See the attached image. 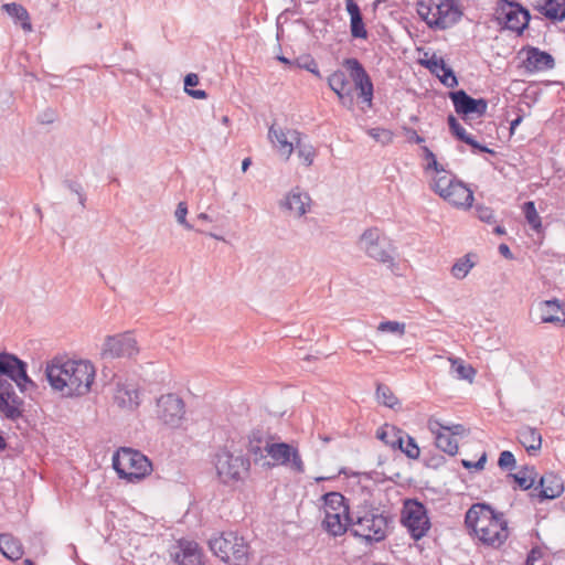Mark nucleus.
Instances as JSON below:
<instances>
[{"instance_id": "nucleus-13", "label": "nucleus", "mask_w": 565, "mask_h": 565, "mask_svg": "<svg viewBox=\"0 0 565 565\" xmlns=\"http://www.w3.org/2000/svg\"><path fill=\"white\" fill-rule=\"evenodd\" d=\"M185 414V405L182 398L175 394L161 395L157 399V416L166 425L179 427Z\"/></svg>"}, {"instance_id": "nucleus-21", "label": "nucleus", "mask_w": 565, "mask_h": 565, "mask_svg": "<svg viewBox=\"0 0 565 565\" xmlns=\"http://www.w3.org/2000/svg\"><path fill=\"white\" fill-rule=\"evenodd\" d=\"M428 428L435 435V445L438 449L449 456H455L457 454V440L451 436V434L444 430V425L438 419L429 418Z\"/></svg>"}, {"instance_id": "nucleus-17", "label": "nucleus", "mask_w": 565, "mask_h": 565, "mask_svg": "<svg viewBox=\"0 0 565 565\" xmlns=\"http://www.w3.org/2000/svg\"><path fill=\"white\" fill-rule=\"evenodd\" d=\"M563 491L562 479L553 472H547L540 478L539 486L533 489L530 497L533 501L543 502L559 497Z\"/></svg>"}, {"instance_id": "nucleus-31", "label": "nucleus", "mask_w": 565, "mask_h": 565, "mask_svg": "<svg viewBox=\"0 0 565 565\" xmlns=\"http://www.w3.org/2000/svg\"><path fill=\"white\" fill-rule=\"evenodd\" d=\"M289 135L290 138L295 140L294 150L296 149L298 157L303 160L307 167L311 166L317 154L313 146L306 143L302 139V134L298 130H290Z\"/></svg>"}, {"instance_id": "nucleus-37", "label": "nucleus", "mask_w": 565, "mask_h": 565, "mask_svg": "<svg viewBox=\"0 0 565 565\" xmlns=\"http://www.w3.org/2000/svg\"><path fill=\"white\" fill-rule=\"evenodd\" d=\"M324 510L344 514V508L350 507L349 500L338 491H330L321 497Z\"/></svg>"}, {"instance_id": "nucleus-52", "label": "nucleus", "mask_w": 565, "mask_h": 565, "mask_svg": "<svg viewBox=\"0 0 565 565\" xmlns=\"http://www.w3.org/2000/svg\"><path fill=\"white\" fill-rule=\"evenodd\" d=\"M497 465L501 469L512 471L516 468L515 457L511 451L504 450L500 454Z\"/></svg>"}, {"instance_id": "nucleus-40", "label": "nucleus", "mask_w": 565, "mask_h": 565, "mask_svg": "<svg viewBox=\"0 0 565 565\" xmlns=\"http://www.w3.org/2000/svg\"><path fill=\"white\" fill-rule=\"evenodd\" d=\"M449 360L451 362V366H450L451 373H455L459 380L472 381V379L476 374V371L471 365L466 364L459 358H450Z\"/></svg>"}, {"instance_id": "nucleus-18", "label": "nucleus", "mask_w": 565, "mask_h": 565, "mask_svg": "<svg viewBox=\"0 0 565 565\" xmlns=\"http://www.w3.org/2000/svg\"><path fill=\"white\" fill-rule=\"evenodd\" d=\"M349 516H351V507L344 508V514L324 510V518L321 522V527L333 537L350 533L352 523L351 520H349Z\"/></svg>"}, {"instance_id": "nucleus-33", "label": "nucleus", "mask_w": 565, "mask_h": 565, "mask_svg": "<svg viewBox=\"0 0 565 565\" xmlns=\"http://www.w3.org/2000/svg\"><path fill=\"white\" fill-rule=\"evenodd\" d=\"M444 0H417L416 10L419 18L427 24L431 18L440 17Z\"/></svg>"}, {"instance_id": "nucleus-1", "label": "nucleus", "mask_w": 565, "mask_h": 565, "mask_svg": "<svg viewBox=\"0 0 565 565\" xmlns=\"http://www.w3.org/2000/svg\"><path fill=\"white\" fill-rule=\"evenodd\" d=\"M95 367L89 361L58 359L47 363L45 376L53 390L62 392L63 396H84L95 380Z\"/></svg>"}, {"instance_id": "nucleus-34", "label": "nucleus", "mask_w": 565, "mask_h": 565, "mask_svg": "<svg viewBox=\"0 0 565 565\" xmlns=\"http://www.w3.org/2000/svg\"><path fill=\"white\" fill-rule=\"evenodd\" d=\"M2 9L14 19L15 23H20L24 31L32 30L29 12L22 4L15 2L4 3Z\"/></svg>"}, {"instance_id": "nucleus-15", "label": "nucleus", "mask_w": 565, "mask_h": 565, "mask_svg": "<svg viewBox=\"0 0 565 565\" xmlns=\"http://www.w3.org/2000/svg\"><path fill=\"white\" fill-rule=\"evenodd\" d=\"M443 11L440 17L431 18L427 21V26L434 31H444L447 30L455 24H457L462 15L463 11L460 6V0H444Z\"/></svg>"}, {"instance_id": "nucleus-44", "label": "nucleus", "mask_w": 565, "mask_h": 565, "mask_svg": "<svg viewBox=\"0 0 565 565\" xmlns=\"http://www.w3.org/2000/svg\"><path fill=\"white\" fill-rule=\"evenodd\" d=\"M456 177L452 174H445L434 179L431 183V190L444 199V195L450 190V185L456 181Z\"/></svg>"}, {"instance_id": "nucleus-38", "label": "nucleus", "mask_w": 565, "mask_h": 565, "mask_svg": "<svg viewBox=\"0 0 565 565\" xmlns=\"http://www.w3.org/2000/svg\"><path fill=\"white\" fill-rule=\"evenodd\" d=\"M388 246H390L388 242L386 241V238L383 237L379 243H376L372 246H367L365 248V253L369 257H371L377 262H381L384 264L392 263L393 257L387 249Z\"/></svg>"}, {"instance_id": "nucleus-2", "label": "nucleus", "mask_w": 565, "mask_h": 565, "mask_svg": "<svg viewBox=\"0 0 565 565\" xmlns=\"http://www.w3.org/2000/svg\"><path fill=\"white\" fill-rule=\"evenodd\" d=\"M350 535L361 539L366 546L383 542L394 529V515L364 500L351 509Z\"/></svg>"}, {"instance_id": "nucleus-49", "label": "nucleus", "mask_w": 565, "mask_h": 565, "mask_svg": "<svg viewBox=\"0 0 565 565\" xmlns=\"http://www.w3.org/2000/svg\"><path fill=\"white\" fill-rule=\"evenodd\" d=\"M420 64L435 75H438L448 65L443 57H438L436 54H433L430 58L422 60Z\"/></svg>"}, {"instance_id": "nucleus-41", "label": "nucleus", "mask_w": 565, "mask_h": 565, "mask_svg": "<svg viewBox=\"0 0 565 565\" xmlns=\"http://www.w3.org/2000/svg\"><path fill=\"white\" fill-rule=\"evenodd\" d=\"M376 397L381 404L392 409H395L396 406L401 405L398 398L394 395L392 390L386 384H377Z\"/></svg>"}, {"instance_id": "nucleus-19", "label": "nucleus", "mask_w": 565, "mask_h": 565, "mask_svg": "<svg viewBox=\"0 0 565 565\" xmlns=\"http://www.w3.org/2000/svg\"><path fill=\"white\" fill-rule=\"evenodd\" d=\"M276 439V436L271 435L268 430L263 427L253 428L247 435V454L250 456L254 465L258 466L262 460L265 459L264 446Z\"/></svg>"}, {"instance_id": "nucleus-12", "label": "nucleus", "mask_w": 565, "mask_h": 565, "mask_svg": "<svg viewBox=\"0 0 565 565\" xmlns=\"http://www.w3.org/2000/svg\"><path fill=\"white\" fill-rule=\"evenodd\" d=\"M138 353L139 348L132 332L108 335L102 349V356L109 359L132 358Z\"/></svg>"}, {"instance_id": "nucleus-58", "label": "nucleus", "mask_w": 565, "mask_h": 565, "mask_svg": "<svg viewBox=\"0 0 565 565\" xmlns=\"http://www.w3.org/2000/svg\"><path fill=\"white\" fill-rule=\"evenodd\" d=\"M186 214H188V205H186V203L185 202H180L178 204L175 213H174L175 218H177L178 223L183 225L186 230H192L193 225H191L186 221Z\"/></svg>"}, {"instance_id": "nucleus-57", "label": "nucleus", "mask_w": 565, "mask_h": 565, "mask_svg": "<svg viewBox=\"0 0 565 565\" xmlns=\"http://www.w3.org/2000/svg\"><path fill=\"white\" fill-rule=\"evenodd\" d=\"M463 143L470 146L471 147V151L473 153L487 152L489 154L494 156V149H491L488 146L480 143L471 135L463 141Z\"/></svg>"}, {"instance_id": "nucleus-35", "label": "nucleus", "mask_w": 565, "mask_h": 565, "mask_svg": "<svg viewBox=\"0 0 565 565\" xmlns=\"http://www.w3.org/2000/svg\"><path fill=\"white\" fill-rule=\"evenodd\" d=\"M478 255L476 253H468L458 258L451 267V275L457 279H463L470 269L477 264Z\"/></svg>"}, {"instance_id": "nucleus-14", "label": "nucleus", "mask_w": 565, "mask_h": 565, "mask_svg": "<svg viewBox=\"0 0 565 565\" xmlns=\"http://www.w3.org/2000/svg\"><path fill=\"white\" fill-rule=\"evenodd\" d=\"M519 55H524L522 66L530 73L544 72L555 67L554 57L535 46H524Z\"/></svg>"}, {"instance_id": "nucleus-54", "label": "nucleus", "mask_w": 565, "mask_h": 565, "mask_svg": "<svg viewBox=\"0 0 565 565\" xmlns=\"http://www.w3.org/2000/svg\"><path fill=\"white\" fill-rule=\"evenodd\" d=\"M63 185L66 186L70 191L74 192L78 196V202L82 205V207H85L86 203V194L83 190V186L81 183L74 180L65 179L63 180Z\"/></svg>"}, {"instance_id": "nucleus-61", "label": "nucleus", "mask_w": 565, "mask_h": 565, "mask_svg": "<svg viewBox=\"0 0 565 565\" xmlns=\"http://www.w3.org/2000/svg\"><path fill=\"white\" fill-rule=\"evenodd\" d=\"M478 218L482 222L492 224L494 222L493 210L486 206H477Z\"/></svg>"}, {"instance_id": "nucleus-59", "label": "nucleus", "mask_w": 565, "mask_h": 565, "mask_svg": "<svg viewBox=\"0 0 565 565\" xmlns=\"http://www.w3.org/2000/svg\"><path fill=\"white\" fill-rule=\"evenodd\" d=\"M486 461H487V454L483 452L482 456L477 461H470L467 459H462L461 465L463 468H466L468 470H471V469L481 470V469H483Z\"/></svg>"}, {"instance_id": "nucleus-26", "label": "nucleus", "mask_w": 565, "mask_h": 565, "mask_svg": "<svg viewBox=\"0 0 565 565\" xmlns=\"http://www.w3.org/2000/svg\"><path fill=\"white\" fill-rule=\"evenodd\" d=\"M11 363L13 364L14 383L22 393L38 388L36 383L28 375L26 362L12 353Z\"/></svg>"}, {"instance_id": "nucleus-32", "label": "nucleus", "mask_w": 565, "mask_h": 565, "mask_svg": "<svg viewBox=\"0 0 565 565\" xmlns=\"http://www.w3.org/2000/svg\"><path fill=\"white\" fill-rule=\"evenodd\" d=\"M518 437L527 452L532 454L533 451L541 449L542 435L537 429L530 426H524L519 430Z\"/></svg>"}, {"instance_id": "nucleus-29", "label": "nucleus", "mask_w": 565, "mask_h": 565, "mask_svg": "<svg viewBox=\"0 0 565 565\" xmlns=\"http://www.w3.org/2000/svg\"><path fill=\"white\" fill-rule=\"evenodd\" d=\"M0 553L6 558L15 562L23 556L24 550L19 539L10 533H2L0 534Z\"/></svg>"}, {"instance_id": "nucleus-50", "label": "nucleus", "mask_w": 565, "mask_h": 565, "mask_svg": "<svg viewBox=\"0 0 565 565\" xmlns=\"http://www.w3.org/2000/svg\"><path fill=\"white\" fill-rule=\"evenodd\" d=\"M440 72H441V75L438 73V75H436V76L439 78V81L443 85H445L446 87H449V88H454V87L458 86V78L455 74V71L449 65H447Z\"/></svg>"}, {"instance_id": "nucleus-36", "label": "nucleus", "mask_w": 565, "mask_h": 565, "mask_svg": "<svg viewBox=\"0 0 565 565\" xmlns=\"http://www.w3.org/2000/svg\"><path fill=\"white\" fill-rule=\"evenodd\" d=\"M539 11L550 20L563 21L565 19V0H545Z\"/></svg>"}, {"instance_id": "nucleus-25", "label": "nucleus", "mask_w": 565, "mask_h": 565, "mask_svg": "<svg viewBox=\"0 0 565 565\" xmlns=\"http://www.w3.org/2000/svg\"><path fill=\"white\" fill-rule=\"evenodd\" d=\"M536 471L533 466H523L515 473L505 475V482L513 489L530 490L534 487Z\"/></svg>"}, {"instance_id": "nucleus-62", "label": "nucleus", "mask_w": 565, "mask_h": 565, "mask_svg": "<svg viewBox=\"0 0 565 565\" xmlns=\"http://www.w3.org/2000/svg\"><path fill=\"white\" fill-rule=\"evenodd\" d=\"M403 130L409 143L420 145L425 141L424 137L419 136L414 128L404 126Z\"/></svg>"}, {"instance_id": "nucleus-20", "label": "nucleus", "mask_w": 565, "mask_h": 565, "mask_svg": "<svg viewBox=\"0 0 565 565\" xmlns=\"http://www.w3.org/2000/svg\"><path fill=\"white\" fill-rule=\"evenodd\" d=\"M170 556L175 565H203L201 550L194 541L179 540Z\"/></svg>"}, {"instance_id": "nucleus-24", "label": "nucleus", "mask_w": 565, "mask_h": 565, "mask_svg": "<svg viewBox=\"0 0 565 565\" xmlns=\"http://www.w3.org/2000/svg\"><path fill=\"white\" fill-rule=\"evenodd\" d=\"M444 200L457 207H469L473 201L472 191L460 180H456Z\"/></svg>"}, {"instance_id": "nucleus-47", "label": "nucleus", "mask_w": 565, "mask_h": 565, "mask_svg": "<svg viewBox=\"0 0 565 565\" xmlns=\"http://www.w3.org/2000/svg\"><path fill=\"white\" fill-rule=\"evenodd\" d=\"M382 239L377 227H370L363 232L360 237L361 247L365 250L367 246H372Z\"/></svg>"}, {"instance_id": "nucleus-11", "label": "nucleus", "mask_w": 565, "mask_h": 565, "mask_svg": "<svg viewBox=\"0 0 565 565\" xmlns=\"http://www.w3.org/2000/svg\"><path fill=\"white\" fill-rule=\"evenodd\" d=\"M456 114L466 122L479 118L487 111L488 102L484 98H473L465 89L448 92Z\"/></svg>"}, {"instance_id": "nucleus-48", "label": "nucleus", "mask_w": 565, "mask_h": 565, "mask_svg": "<svg viewBox=\"0 0 565 565\" xmlns=\"http://www.w3.org/2000/svg\"><path fill=\"white\" fill-rule=\"evenodd\" d=\"M423 157L427 160L426 170H434L437 173L446 172L444 167L437 161L435 153L427 147L422 146Z\"/></svg>"}, {"instance_id": "nucleus-56", "label": "nucleus", "mask_w": 565, "mask_h": 565, "mask_svg": "<svg viewBox=\"0 0 565 565\" xmlns=\"http://www.w3.org/2000/svg\"><path fill=\"white\" fill-rule=\"evenodd\" d=\"M407 443L406 446L403 449V454L409 458V459H418L420 455L419 446L417 445L416 440L412 436H407Z\"/></svg>"}, {"instance_id": "nucleus-9", "label": "nucleus", "mask_w": 565, "mask_h": 565, "mask_svg": "<svg viewBox=\"0 0 565 565\" xmlns=\"http://www.w3.org/2000/svg\"><path fill=\"white\" fill-rule=\"evenodd\" d=\"M531 19L527 9L516 1L498 0L497 1V22L503 30H510L516 34H522Z\"/></svg>"}, {"instance_id": "nucleus-3", "label": "nucleus", "mask_w": 565, "mask_h": 565, "mask_svg": "<svg viewBox=\"0 0 565 565\" xmlns=\"http://www.w3.org/2000/svg\"><path fill=\"white\" fill-rule=\"evenodd\" d=\"M213 554L228 565H247L250 546L237 532H222L209 540Z\"/></svg>"}, {"instance_id": "nucleus-16", "label": "nucleus", "mask_w": 565, "mask_h": 565, "mask_svg": "<svg viewBox=\"0 0 565 565\" xmlns=\"http://www.w3.org/2000/svg\"><path fill=\"white\" fill-rule=\"evenodd\" d=\"M327 82L329 88L338 96L340 104L348 109H353V87L351 86L345 72L342 70L334 71L328 76Z\"/></svg>"}, {"instance_id": "nucleus-60", "label": "nucleus", "mask_w": 565, "mask_h": 565, "mask_svg": "<svg viewBox=\"0 0 565 565\" xmlns=\"http://www.w3.org/2000/svg\"><path fill=\"white\" fill-rule=\"evenodd\" d=\"M446 462V458L443 455L435 454L426 458L424 463L427 468L438 469Z\"/></svg>"}, {"instance_id": "nucleus-23", "label": "nucleus", "mask_w": 565, "mask_h": 565, "mask_svg": "<svg viewBox=\"0 0 565 565\" xmlns=\"http://www.w3.org/2000/svg\"><path fill=\"white\" fill-rule=\"evenodd\" d=\"M345 10L350 15V32L353 39L366 40L369 32L366 30L363 14L355 0H345Z\"/></svg>"}, {"instance_id": "nucleus-4", "label": "nucleus", "mask_w": 565, "mask_h": 565, "mask_svg": "<svg viewBox=\"0 0 565 565\" xmlns=\"http://www.w3.org/2000/svg\"><path fill=\"white\" fill-rule=\"evenodd\" d=\"M113 468L120 479L139 482L152 471V462L139 450L122 447L113 456Z\"/></svg>"}, {"instance_id": "nucleus-51", "label": "nucleus", "mask_w": 565, "mask_h": 565, "mask_svg": "<svg viewBox=\"0 0 565 565\" xmlns=\"http://www.w3.org/2000/svg\"><path fill=\"white\" fill-rule=\"evenodd\" d=\"M379 331L382 332H391L398 335H403L405 333V323L398 321H382L377 327Z\"/></svg>"}, {"instance_id": "nucleus-10", "label": "nucleus", "mask_w": 565, "mask_h": 565, "mask_svg": "<svg viewBox=\"0 0 565 565\" xmlns=\"http://www.w3.org/2000/svg\"><path fill=\"white\" fill-rule=\"evenodd\" d=\"M342 66L353 81V90H358V97L371 107L374 97V85L364 65L356 57H347L342 61Z\"/></svg>"}, {"instance_id": "nucleus-8", "label": "nucleus", "mask_w": 565, "mask_h": 565, "mask_svg": "<svg viewBox=\"0 0 565 565\" xmlns=\"http://www.w3.org/2000/svg\"><path fill=\"white\" fill-rule=\"evenodd\" d=\"M401 524L407 529L414 541L427 535L431 527L427 507L417 498H406L401 511Z\"/></svg>"}, {"instance_id": "nucleus-45", "label": "nucleus", "mask_w": 565, "mask_h": 565, "mask_svg": "<svg viewBox=\"0 0 565 565\" xmlns=\"http://www.w3.org/2000/svg\"><path fill=\"white\" fill-rule=\"evenodd\" d=\"M296 66L299 68L307 70L313 74L317 78L322 79V75L319 71L318 63L310 54H303L295 60Z\"/></svg>"}, {"instance_id": "nucleus-30", "label": "nucleus", "mask_w": 565, "mask_h": 565, "mask_svg": "<svg viewBox=\"0 0 565 565\" xmlns=\"http://www.w3.org/2000/svg\"><path fill=\"white\" fill-rule=\"evenodd\" d=\"M12 353L0 363V397L8 398L14 395L13 364L11 363Z\"/></svg>"}, {"instance_id": "nucleus-28", "label": "nucleus", "mask_w": 565, "mask_h": 565, "mask_svg": "<svg viewBox=\"0 0 565 565\" xmlns=\"http://www.w3.org/2000/svg\"><path fill=\"white\" fill-rule=\"evenodd\" d=\"M24 401L17 395H10L8 398L0 397V414L9 420L15 422L23 417Z\"/></svg>"}, {"instance_id": "nucleus-7", "label": "nucleus", "mask_w": 565, "mask_h": 565, "mask_svg": "<svg viewBox=\"0 0 565 565\" xmlns=\"http://www.w3.org/2000/svg\"><path fill=\"white\" fill-rule=\"evenodd\" d=\"M266 451L265 459L260 466L265 470H270L276 466H290L297 473L305 472V463L297 447L285 441H269L264 446Z\"/></svg>"}, {"instance_id": "nucleus-6", "label": "nucleus", "mask_w": 565, "mask_h": 565, "mask_svg": "<svg viewBox=\"0 0 565 565\" xmlns=\"http://www.w3.org/2000/svg\"><path fill=\"white\" fill-rule=\"evenodd\" d=\"M494 508L484 502H478L466 512L465 524L470 534L487 546H494Z\"/></svg>"}, {"instance_id": "nucleus-5", "label": "nucleus", "mask_w": 565, "mask_h": 565, "mask_svg": "<svg viewBox=\"0 0 565 565\" xmlns=\"http://www.w3.org/2000/svg\"><path fill=\"white\" fill-rule=\"evenodd\" d=\"M250 458L244 455L235 456L226 448L215 455V469L221 483L233 486L243 482L249 476Z\"/></svg>"}, {"instance_id": "nucleus-43", "label": "nucleus", "mask_w": 565, "mask_h": 565, "mask_svg": "<svg viewBox=\"0 0 565 565\" xmlns=\"http://www.w3.org/2000/svg\"><path fill=\"white\" fill-rule=\"evenodd\" d=\"M523 214L529 225L536 232L542 228L541 217L533 201H527L522 206Z\"/></svg>"}, {"instance_id": "nucleus-64", "label": "nucleus", "mask_w": 565, "mask_h": 565, "mask_svg": "<svg viewBox=\"0 0 565 565\" xmlns=\"http://www.w3.org/2000/svg\"><path fill=\"white\" fill-rule=\"evenodd\" d=\"M54 120L55 113L52 109H46L39 116V121L41 124H52Z\"/></svg>"}, {"instance_id": "nucleus-55", "label": "nucleus", "mask_w": 565, "mask_h": 565, "mask_svg": "<svg viewBox=\"0 0 565 565\" xmlns=\"http://www.w3.org/2000/svg\"><path fill=\"white\" fill-rule=\"evenodd\" d=\"M369 135L376 141H381L384 145L390 143L393 140V132L385 128H371L369 130Z\"/></svg>"}, {"instance_id": "nucleus-46", "label": "nucleus", "mask_w": 565, "mask_h": 565, "mask_svg": "<svg viewBox=\"0 0 565 565\" xmlns=\"http://www.w3.org/2000/svg\"><path fill=\"white\" fill-rule=\"evenodd\" d=\"M447 124H448V128H449L450 134L457 140L463 142L470 136V134H468L466 131V129L460 125V122L458 121V119L454 115H451V114L448 115Z\"/></svg>"}, {"instance_id": "nucleus-42", "label": "nucleus", "mask_w": 565, "mask_h": 565, "mask_svg": "<svg viewBox=\"0 0 565 565\" xmlns=\"http://www.w3.org/2000/svg\"><path fill=\"white\" fill-rule=\"evenodd\" d=\"M399 434H405V430L395 425L384 424L376 430V438L391 447V441H394Z\"/></svg>"}, {"instance_id": "nucleus-39", "label": "nucleus", "mask_w": 565, "mask_h": 565, "mask_svg": "<svg viewBox=\"0 0 565 565\" xmlns=\"http://www.w3.org/2000/svg\"><path fill=\"white\" fill-rule=\"evenodd\" d=\"M268 137L278 142L281 153L288 159L294 151L295 140H288L287 135L282 130H276L274 125L269 127Z\"/></svg>"}, {"instance_id": "nucleus-27", "label": "nucleus", "mask_w": 565, "mask_h": 565, "mask_svg": "<svg viewBox=\"0 0 565 565\" xmlns=\"http://www.w3.org/2000/svg\"><path fill=\"white\" fill-rule=\"evenodd\" d=\"M311 201L308 193H301L299 188L291 190L285 200L280 201V207L289 211H295L298 216L307 213V206Z\"/></svg>"}, {"instance_id": "nucleus-63", "label": "nucleus", "mask_w": 565, "mask_h": 565, "mask_svg": "<svg viewBox=\"0 0 565 565\" xmlns=\"http://www.w3.org/2000/svg\"><path fill=\"white\" fill-rule=\"evenodd\" d=\"M184 90L188 93V89H193L199 84V76L195 73H189L184 76Z\"/></svg>"}, {"instance_id": "nucleus-53", "label": "nucleus", "mask_w": 565, "mask_h": 565, "mask_svg": "<svg viewBox=\"0 0 565 565\" xmlns=\"http://www.w3.org/2000/svg\"><path fill=\"white\" fill-rule=\"evenodd\" d=\"M497 526L500 527V531L497 532V542L500 545L508 540L510 530L508 526V521L504 520L503 514L499 512H497Z\"/></svg>"}, {"instance_id": "nucleus-22", "label": "nucleus", "mask_w": 565, "mask_h": 565, "mask_svg": "<svg viewBox=\"0 0 565 565\" xmlns=\"http://www.w3.org/2000/svg\"><path fill=\"white\" fill-rule=\"evenodd\" d=\"M536 310L541 323L565 324V310L563 303L557 299L539 302Z\"/></svg>"}]
</instances>
